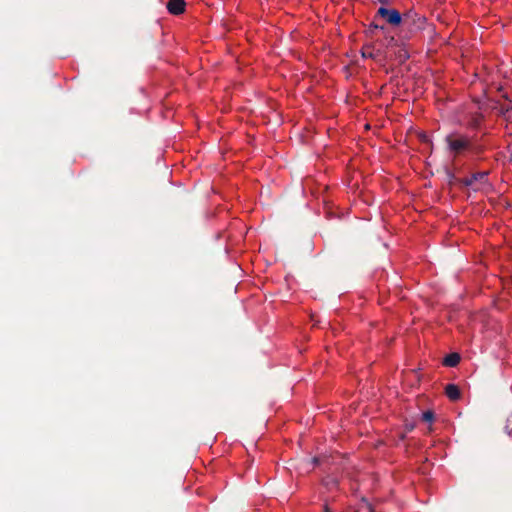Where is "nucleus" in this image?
Instances as JSON below:
<instances>
[{
	"instance_id": "nucleus-14",
	"label": "nucleus",
	"mask_w": 512,
	"mask_h": 512,
	"mask_svg": "<svg viewBox=\"0 0 512 512\" xmlns=\"http://www.w3.org/2000/svg\"><path fill=\"white\" fill-rule=\"evenodd\" d=\"M502 118L507 121V122H512V107H511V112H507L506 115H503Z\"/></svg>"
},
{
	"instance_id": "nucleus-15",
	"label": "nucleus",
	"mask_w": 512,
	"mask_h": 512,
	"mask_svg": "<svg viewBox=\"0 0 512 512\" xmlns=\"http://www.w3.org/2000/svg\"><path fill=\"white\" fill-rule=\"evenodd\" d=\"M379 3H381V7H387L392 4V0H377Z\"/></svg>"
},
{
	"instance_id": "nucleus-18",
	"label": "nucleus",
	"mask_w": 512,
	"mask_h": 512,
	"mask_svg": "<svg viewBox=\"0 0 512 512\" xmlns=\"http://www.w3.org/2000/svg\"><path fill=\"white\" fill-rule=\"evenodd\" d=\"M323 511H324V512H332V510L328 507V505H327V504H325V505H324V507H323Z\"/></svg>"
},
{
	"instance_id": "nucleus-13",
	"label": "nucleus",
	"mask_w": 512,
	"mask_h": 512,
	"mask_svg": "<svg viewBox=\"0 0 512 512\" xmlns=\"http://www.w3.org/2000/svg\"><path fill=\"white\" fill-rule=\"evenodd\" d=\"M422 420L431 423L434 420V413L431 410H427L422 413Z\"/></svg>"
},
{
	"instance_id": "nucleus-1",
	"label": "nucleus",
	"mask_w": 512,
	"mask_h": 512,
	"mask_svg": "<svg viewBox=\"0 0 512 512\" xmlns=\"http://www.w3.org/2000/svg\"><path fill=\"white\" fill-rule=\"evenodd\" d=\"M445 143L448 151L455 157L464 152L479 155L484 151V147L479 144H474L471 137L456 131L446 135Z\"/></svg>"
},
{
	"instance_id": "nucleus-10",
	"label": "nucleus",
	"mask_w": 512,
	"mask_h": 512,
	"mask_svg": "<svg viewBox=\"0 0 512 512\" xmlns=\"http://www.w3.org/2000/svg\"><path fill=\"white\" fill-rule=\"evenodd\" d=\"M323 484L328 488L332 489L338 486V479L333 476H328L323 480Z\"/></svg>"
},
{
	"instance_id": "nucleus-3",
	"label": "nucleus",
	"mask_w": 512,
	"mask_h": 512,
	"mask_svg": "<svg viewBox=\"0 0 512 512\" xmlns=\"http://www.w3.org/2000/svg\"><path fill=\"white\" fill-rule=\"evenodd\" d=\"M375 17L384 19L388 24L392 26H399L402 23L403 14L396 9H390L387 7H380Z\"/></svg>"
},
{
	"instance_id": "nucleus-12",
	"label": "nucleus",
	"mask_w": 512,
	"mask_h": 512,
	"mask_svg": "<svg viewBox=\"0 0 512 512\" xmlns=\"http://www.w3.org/2000/svg\"><path fill=\"white\" fill-rule=\"evenodd\" d=\"M396 57L399 63H404L410 56L407 49L402 47L397 51Z\"/></svg>"
},
{
	"instance_id": "nucleus-8",
	"label": "nucleus",
	"mask_w": 512,
	"mask_h": 512,
	"mask_svg": "<svg viewBox=\"0 0 512 512\" xmlns=\"http://www.w3.org/2000/svg\"><path fill=\"white\" fill-rule=\"evenodd\" d=\"M461 360V357L458 353H450L448 354L444 360H443V364L447 367H455L459 364Z\"/></svg>"
},
{
	"instance_id": "nucleus-6",
	"label": "nucleus",
	"mask_w": 512,
	"mask_h": 512,
	"mask_svg": "<svg viewBox=\"0 0 512 512\" xmlns=\"http://www.w3.org/2000/svg\"><path fill=\"white\" fill-rule=\"evenodd\" d=\"M487 176H488V172L487 171L477 172V173L472 174V176L469 177V178L462 179L461 183L464 186L469 187V186H472L477 181H481V182L486 181L487 180Z\"/></svg>"
},
{
	"instance_id": "nucleus-17",
	"label": "nucleus",
	"mask_w": 512,
	"mask_h": 512,
	"mask_svg": "<svg viewBox=\"0 0 512 512\" xmlns=\"http://www.w3.org/2000/svg\"><path fill=\"white\" fill-rule=\"evenodd\" d=\"M396 43H397V41L395 40V38H394V37H391V38L389 39L388 46H391V45H393V44H395V45H396Z\"/></svg>"
},
{
	"instance_id": "nucleus-7",
	"label": "nucleus",
	"mask_w": 512,
	"mask_h": 512,
	"mask_svg": "<svg viewBox=\"0 0 512 512\" xmlns=\"http://www.w3.org/2000/svg\"><path fill=\"white\" fill-rule=\"evenodd\" d=\"M445 394L451 401H457L461 398V391L455 384H447Z\"/></svg>"
},
{
	"instance_id": "nucleus-11",
	"label": "nucleus",
	"mask_w": 512,
	"mask_h": 512,
	"mask_svg": "<svg viewBox=\"0 0 512 512\" xmlns=\"http://www.w3.org/2000/svg\"><path fill=\"white\" fill-rule=\"evenodd\" d=\"M361 54H362V57H364V58H371V59L376 58V54L374 53V49L372 46L363 47L361 50Z\"/></svg>"
},
{
	"instance_id": "nucleus-4",
	"label": "nucleus",
	"mask_w": 512,
	"mask_h": 512,
	"mask_svg": "<svg viewBox=\"0 0 512 512\" xmlns=\"http://www.w3.org/2000/svg\"><path fill=\"white\" fill-rule=\"evenodd\" d=\"M466 126L471 130H478L482 127L485 116L482 112H468L465 116Z\"/></svg>"
},
{
	"instance_id": "nucleus-5",
	"label": "nucleus",
	"mask_w": 512,
	"mask_h": 512,
	"mask_svg": "<svg viewBox=\"0 0 512 512\" xmlns=\"http://www.w3.org/2000/svg\"><path fill=\"white\" fill-rule=\"evenodd\" d=\"M186 7L185 0H169L166 4V8L172 15H180L184 13Z\"/></svg>"
},
{
	"instance_id": "nucleus-20",
	"label": "nucleus",
	"mask_w": 512,
	"mask_h": 512,
	"mask_svg": "<svg viewBox=\"0 0 512 512\" xmlns=\"http://www.w3.org/2000/svg\"><path fill=\"white\" fill-rule=\"evenodd\" d=\"M318 461H319V459L317 457L313 458V462L315 465L318 464Z\"/></svg>"
},
{
	"instance_id": "nucleus-16",
	"label": "nucleus",
	"mask_w": 512,
	"mask_h": 512,
	"mask_svg": "<svg viewBox=\"0 0 512 512\" xmlns=\"http://www.w3.org/2000/svg\"><path fill=\"white\" fill-rule=\"evenodd\" d=\"M370 28H371V29H384V27H383V26H379V25H377V24H375V23H372V24L370 25Z\"/></svg>"
},
{
	"instance_id": "nucleus-2",
	"label": "nucleus",
	"mask_w": 512,
	"mask_h": 512,
	"mask_svg": "<svg viewBox=\"0 0 512 512\" xmlns=\"http://www.w3.org/2000/svg\"><path fill=\"white\" fill-rule=\"evenodd\" d=\"M404 27L403 39H410L418 32L424 30L426 18L419 15L414 10H409L403 14L402 23Z\"/></svg>"
},
{
	"instance_id": "nucleus-9",
	"label": "nucleus",
	"mask_w": 512,
	"mask_h": 512,
	"mask_svg": "<svg viewBox=\"0 0 512 512\" xmlns=\"http://www.w3.org/2000/svg\"><path fill=\"white\" fill-rule=\"evenodd\" d=\"M511 107H512V104L510 103H507V104H497L494 106L493 109L497 110L498 111V115L499 116H503V115H506L507 112H511Z\"/></svg>"
},
{
	"instance_id": "nucleus-19",
	"label": "nucleus",
	"mask_w": 512,
	"mask_h": 512,
	"mask_svg": "<svg viewBox=\"0 0 512 512\" xmlns=\"http://www.w3.org/2000/svg\"><path fill=\"white\" fill-rule=\"evenodd\" d=\"M421 140H422L423 142H428V141H429V138H428V136H427V135H422V136H421Z\"/></svg>"
}]
</instances>
